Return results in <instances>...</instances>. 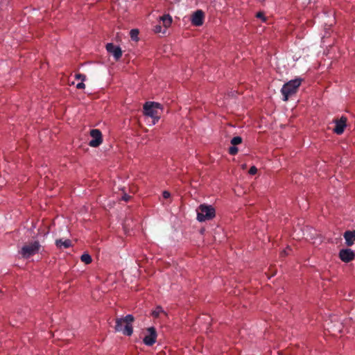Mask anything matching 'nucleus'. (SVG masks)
Returning a JSON list of instances; mask_svg holds the SVG:
<instances>
[{
    "label": "nucleus",
    "instance_id": "nucleus-1",
    "mask_svg": "<svg viewBox=\"0 0 355 355\" xmlns=\"http://www.w3.org/2000/svg\"><path fill=\"white\" fill-rule=\"evenodd\" d=\"M135 318L132 315H127L124 318H116V324L114 329L116 331L122 332L125 336H131L133 333L132 323L134 322Z\"/></svg>",
    "mask_w": 355,
    "mask_h": 355
},
{
    "label": "nucleus",
    "instance_id": "nucleus-2",
    "mask_svg": "<svg viewBox=\"0 0 355 355\" xmlns=\"http://www.w3.org/2000/svg\"><path fill=\"white\" fill-rule=\"evenodd\" d=\"M143 109L144 114L153 119V124L159 121L161 114L159 110L162 109V105L160 103L148 101L144 105Z\"/></svg>",
    "mask_w": 355,
    "mask_h": 355
},
{
    "label": "nucleus",
    "instance_id": "nucleus-3",
    "mask_svg": "<svg viewBox=\"0 0 355 355\" xmlns=\"http://www.w3.org/2000/svg\"><path fill=\"white\" fill-rule=\"evenodd\" d=\"M302 82V78H297L285 83L281 89V92L283 95V101H287L289 96L295 94L297 92Z\"/></svg>",
    "mask_w": 355,
    "mask_h": 355
},
{
    "label": "nucleus",
    "instance_id": "nucleus-4",
    "mask_svg": "<svg viewBox=\"0 0 355 355\" xmlns=\"http://www.w3.org/2000/svg\"><path fill=\"white\" fill-rule=\"evenodd\" d=\"M41 248V245L38 241H34L23 245L19 251V254L24 259H29L31 257L38 253Z\"/></svg>",
    "mask_w": 355,
    "mask_h": 355
},
{
    "label": "nucleus",
    "instance_id": "nucleus-5",
    "mask_svg": "<svg viewBox=\"0 0 355 355\" xmlns=\"http://www.w3.org/2000/svg\"><path fill=\"white\" fill-rule=\"evenodd\" d=\"M215 216V209L211 205H200L197 209V219L200 222L209 220Z\"/></svg>",
    "mask_w": 355,
    "mask_h": 355
},
{
    "label": "nucleus",
    "instance_id": "nucleus-6",
    "mask_svg": "<svg viewBox=\"0 0 355 355\" xmlns=\"http://www.w3.org/2000/svg\"><path fill=\"white\" fill-rule=\"evenodd\" d=\"M90 136L92 137V140L89 141V145L91 147H98L103 142L102 133L98 129H92L90 131Z\"/></svg>",
    "mask_w": 355,
    "mask_h": 355
},
{
    "label": "nucleus",
    "instance_id": "nucleus-7",
    "mask_svg": "<svg viewBox=\"0 0 355 355\" xmlns=\"http://www.w3.org/2000/svg\"><path fill=\"white\" fill-rule=\"evenodd\" d=\"M148 334L146 335L143 339L144 343L147 346L153 345L157 340V332L155 327H151L147 329Z\"/></svg>",
    "mask_w": 355,
    "mask_h": 355
},
{
    "label": "nucleus",
    "instance_id": "nucleus-8",
    "mask_svg": "<svg viewBox=\"0 0 355 355\" xmlns=\"http://www.w3.org/2000/svg\"><path fill=\"white\" fill-rule=\"evenodd\" d=\"M334 121L336 125L333 131L337 135H342L346 128L347 118L343 116L340 119H334Z\"/></svg>",
    "mask_w": 355,
    "mask_h": 355
},
{
    "label": "nucleus",
    "instance_id": "nucleus-9",
    "mask_svg": "<svg viewBox=\"0 0 355 355\" xmlns=\"http://www.w3.org/2000/svg\"><path fill=\"white\" fill-rule=\"evenodd\" d=\"M204 18V12L201 10H198L191 15V24L196 26H200L203 24Z\"/></svg>",
    "mask_w": 355,
    "mask_h": 355
},
{
    "label": "nucleus",
    "instance_id": "nucleus-10",
    "mask_svg": "<svg viewBox=\"0 0 355 355\" xmlns=\"http://www.w3.org/2000/svg\"><path fill=\"white\" fill-rule=\"evenodd\" d=\"M105 47L107 52L114 56L115 60H119L122 56V51L119 46L114 45L112 43H108Z\"/></svg>",
    "mask_w": 355,
    "mask_h": 355
},
{
    "label": "nucleus",
    "instance_id": "nucleus-11",
    "mask_svg": "<svg viewBox=\"0 0 355 355\" xmlns=\"http://www.w3.org/2000/svg\"><path fill=\"white\" fill-rule=\"evenodd\" d=\"M354 253L351 249H343L339 252L340 259L346 263H348L354 259Z\"/></svg>",
    "mask_w": 355,
    "mask_h": 355
},
{
    "label": "nucleus",
    "instance_id": "nucleus-12",
    "mask_svg": "<svg viewBox=\"0 0 355 355\" xmlns=\"http://www.w3.org/2000/svg\"><path fill=\"white\" fill-rule=\"evenodd\" d=\"M347 246H352L355 241V230L346 231L343 235Z\"/></svg>",
    "mask_w": 355,
    "mask_h": 355
},
{
    "label": "nucleus",
    "instance_id": "nucleus-13",
    "mask_svg": "<svg viewBox=\"0 0 355 355\" xmlns=\"http://www.w3.org/2000/svg\"><path fill=\"white\" fill-rule=\"evenodd\" d=\"M160 20L162 21L164 28L163 33H166V28L170 26L172 23V17L169 15H164L160 17Z\"/></svg>",
    "mask_w": 355,
    "mask_h": 355
},
{
    "label": "nucleus",
    "instance_id": "nucleus-14",
    "mask_svg": "<svg viewBox=\"0 0 355 355\" xmlns=\"http://www.w3.org/2000/svg\"><path fill=\"white\" fill-rule=\"evenodd\" d=\"M55 245L58 248H68L71 246V242L69 239H66L64 241H62V239H58L55 241Z\"/></svg>",
    "mask_w": 355,
    "mask_h": 355
},
{
    "label": "nucleus",
    "instance_id": "nucleus-15",
    "mask_svg": "<svg viewBox=\"0 0 355 355\" xmlns=\"http://www.w3.org/2000/svg\"><path fill=\"white\" fill-rule=\"evenodd\" d=\"M161 314L166 315V313L164 311L163 309L161 306H157L154 311L152 312V315L155 318H159Z\"/></svg>",
    "mask_w": 355,
    "mask_h": 355
},
{
    "label": "nucleus",
    "instance_id": "nucleus-16",
    "mask_svg": "<svg viewBox=\"0 0 355 355\" xmlns=\"http://www.w3.org/2000/svg\"><path fill=\"white\" fill-rule=\"evenodd\" d=\"M80 260L86 264L90 263L92 261L91 256L87 253L82 254L80 257Z\"/></svg>",
    "mask_w": 355,
    "mask_h": 355
},
{
    "label": "nucleus",
    "instance_id": "nucleus-17",
    "mask_svg": "<svg viewBox=\"0 0 355 355\" xmlns=\"http://www.w3.org/2000/svg\"><path fill=\"white\" fill-rule=\"evenodd\" d=\"M242 143V138L239 136L234 137L231 140V144L233 146H236Z\"/></svg>",
    "mask_w": 355,
    "mask_h": 355
},
{
    "label": "nucleus",
    "instance_id": "nucleus-18",
    "mask_svg": "<svg viewBox=\"0 0 355 355\" xmlns=\"http://www.w3.org/2000/svg\"><path fill=\"white\" fill-rule=\"evenodd\" d=\"M239 149L236 146H233L229 148L228 152L231 155H235L238 153Z\"/></svg>",
    "mask_w": 355,
    "mask_h": 355
},
{
    "label": "nucleus",
    "instance_id": "nucleus-19",
    "mask_svg": "<svg viewBox=\"0 0 355 355\" xmlns=\"http://www.w3.org/2000/svg\"><path fill=\"white\" fill-rule=\"evenodd\" d=\"M138 34L139 31L137 29H132L130 31V37L133 40H137Z\"/></svg>",
    "mask_w": 355,
    "mask_h": 355
},
{
    "label": "nucleus",
    "instance_id": "nucleus-20",
    "mask_svg": "<svg viewBox=\"0 0 355 355\" xmlns=\"http://www.w3.org/2000/svg\"><path fill=\"white\" fill-rule=\"evenodd\" d=\"M153 30H154L155 33H163V31H164V28H162V26L160 24H157V25L155 26Z\"/></svg>",
    "mask_w": 355,
    "mask_h": 355
},
{
    "label": "nucleus",
    "instance_id": "nucleus-21",
    "mask_svg": "<svg viewBox=\"0 0 355 355\" xmlns=\"http://www.w3.org/2000/svg\"><path fill=\"white\" fill-rule=\"evenodd\" d=\"M75 78H76V79H80L82 81H84L86 80V76L85 74H82V73H76L75 75Z\"/></svg>",
    "mask_w": 355,
    "mask_h": 355
},
{
    "label": "nucleus",
    "instance_id": "nucleus-22",
    "mask_svg": "<svg viewBox=\"0 0 355 355\" xmlns=\"http://www.w3.org/2000/svg\"><path fill=\"white\" fill-rule=\"evenodd\" d=\"M256 16H257V18L261 19V20H262L263 21H266V17L264 16L263 12H258V13L257 14V15H256Z\"/></svg>",
    "mask_w": 355,
    "mask_h": 355
},
{
    "label": "nucleus",
    "instance_id": "nucleus-23",
    "mask_svg": "<svg viewBox=\"0 0 355 355\" xmlns=\"http://www.w3.org/2000/svg\"><path fill=\"white\" fill-rule=\"evenodd\" d=\"M257 172V167H255L254 166L250 167L248 173L250 174V175H255Z\"/></svg>",
    "mask_w": 355,
    "mask_h": 355
},
{
    "label": "nucleus",
    "instance_id": "nucleus-24",
    "mask_svg": "<svg viewBox=\"0 0 355 355\" xmlns=\"http://www.w3.org/2000/svg\"><path fill=\"white\" fill-rule=\"evenodd\" d=\"M291 251V249L290 248H287L286 250H283L281 252L282 257H285L289 254V252Z\"/></svg>",
    "mask_w": 355,
    "mask_h": 355
},
{
    "label": "nucleus",
    "instance_id": "nucleus-25",
    "mask_svg": "<svg viewBox=\"0 0 355 355\" xmlns=\"http://www.w3.org/2000/svg\"><path fill=\"white\" fill-rule=\"evenodd\" d=\"M162 196H163L164 198L168 199V198H170L171 193L168 191H164L163 192V193H162Z\"/></svg>",
    "mask_w": 355,
    "mask_h": 355
},
{
    "label": "nucleus",
    "instance_id": "nucleus-26",
    "mask_svg": "<svg viewBox=\"0 0 355 355\" xmlns=\"http://www.w3.org/2000/svg\"><path fill=\"white\" fill-rule=\"evenodd\" d=\"M76 87L78 89H85V85L83 83V81H82L81 83L77 84Z\"/></svg>",
    "mask_w": 355,
    "mask_h": 355
},
{
    "label": "nucleus",
    "instance_id": "nucleus-27",
    "mask_svg": "<svg viewBox=\"0 0 355 355\" xmlns=\"http://www.w3.org/2000/svg\"><path fill=\"white\" fill-rule=\"evenodd\" d=\"M130 198V196H128L127 194H125V195L122 197V200H124V201H128Z\"/></svg>",
    "mask_w": 355,
    "mask_h": 355
}]
</instances>
